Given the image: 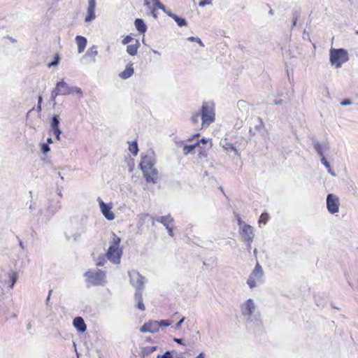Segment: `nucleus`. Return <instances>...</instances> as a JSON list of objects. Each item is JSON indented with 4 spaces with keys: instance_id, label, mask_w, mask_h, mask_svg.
<instances>
[{
    "instance_id": "1",
    "label": "nucleus",
    "mask_w": 358,
    "mask_h": 358,
    "mask_svg": "<svg viewBox=\"0 0 358 358\" xmlns=\"http://www.w3.org/2000/svg\"><path fill=\"white\" fill-rule=\"evenodd\" d=\"M156 159L152 151H148L141 157L140 163L143 176L148 182L155 184L158 180V171L155 167Z\"/></svg>"
},
{
    "instance_id": "2",
    "label": "nucleus",
    "mask_w": 358,
    "mask_h": 358,
    "mask_svg": "<svg viewBox=\"0 0 358 358\" xmlns=\"http://www.w3.org/2000/svg\"><path fill=\"white\" fill-rule=\"evenodd\" d=\"M120 238L115 234H113L110 245L106 253L107 259L113 264H119L122 250L119 248Z\"/></svg>"
},
{
    "instance_id": "3",
    "label": "nucleus",
    "mask_w": 358,
    "mask_h": 358,
    "mask_svg": "<svg viewBox=\"0 0 358 358\" xmlns=\"http://www.w3.org/2000/svg\"><path fill=\"white\" fill-rule=\"evenodd\" d=\"M349 60L348 52L343 48H331L329 51V61L332 66L340 68L342 64Z\"/></svg>"
},
{
    "instance_id": "4",
    "label": "nucleus",
    "mask_w": 358,
    "mask_h": 358,
    "mask_svg": "<svg viewBox=\"0 0 358 358\" xmlns=\"http://www.w3.org/2000/svg\"><path fill=\"white\" fill-rule=\"evenodd\" d=\"M201 118L203 127H208L215 121L214 105L210 102H204L201 109Z\"/></svg>"
},
{
    "instance_id": "5",
    "label": "nucleus",
    "mask_w": 358,
    "mask_h": 358,
    "mask_svg": "<svg viewBox=\"0 0 358 358\" xmlns=\"http://www.w3.org/2000/svg\"><path fill=\"white\" fill-rule=\"evenodd\" d=\"M263 277L264 271L262 267L257 262L248 278L247 284L250 289H253L263 282Z\"/></svg>"
},
{
    "instance_id": "6",
    "label": "nucleus",
    "mask_w": 358,
    "mask_h": 358,
    "mask_svg": "<svg viewBox=\"0 0 358 358\" xmlns=\"http://www.w3.org/2000/svg\"><path fill=\"white\" fill-rule=\"evenodd\" d=\"M87 283L92 285H101L105 282L106 273L101 270L96 271H88L85 273Z\"/></svg>"
},
{
    "instance_id": "7",
    "label": "nucleus",
    "mask_w": 358,
    "mask_h": 358,
    "mask_svg": "<svg viewBox=\"0 0 358 358\" xmlns=\"http://www.w3.org/2000/svg\"><path fill=\"white\" fill-rule=\"evenodd\" d=\"M131 284L136 287V292H141L144 288V277L138 271H131L128 272Z\"/></svg>"
},
{
    "instance_id": "8",
    "label": "nucleus",
    "mask_w": 358,
    "mask_h": 358,
    "mask_svg": "<svg viewBox=\"0 0 358 358\" xmlns=\"http://www.w3.org/2000/svg\"><path fill=\"white\" fill-rule=\"evenodd\" d=\"M239 234L242 240L248 243V249L250 250L251 243L254 238L253 227L249 224L243 225L241 229H239Z\"/></svg>"
},
{
    "instance_id": "9",
    "label": "nucleus",
    "mask_w": 358,
    "mask_h": 358,
    "mask_svg": "<svg viewBox=\"0 0 358 358\" xmlns=\"http://www.w3.org/2000/svg\"><path fill=\"white\" fill-rule=\"evenodd\" d=\"M57 87H59L62 95H68L71 94H78L80 96H83L82 90L76 86L70 87L66 82L63 80L57 83Z\"/></svg>"
},
{
    "instance_id": "10",
    "label": "nucleus",
    "mask_w": 358,
    "mask_h": 358,
    "mask_svg": "<svg viewBox=\"0 0 358 358\" xmlns=\"http://www.w3.org/2000/svg\"><path fill=\"white\" fill-rule=\"evenodd\" d=\"M339 206L340 202L338 198L333 194H328L327 198V207L328 210L331 213L334 214L338 212Z\"/></svg>"
},
{
    "instance_id": "11",
    "label": "nucleus",
    "mask_w": 358,
    "mask_h": 358,
    "mask_svg": "<svg viewBox=\"0 0 358 358\" xmlns=\"http://www.w3.org/2000/svg\"><path fill=\"white\" fill-rule=\"evenodd\" d=\"M255 310V305L252 299H248L241 306V310L243 315L250 317Z\"/></svg>"
},
{
    "instance_id": "12",
    "label": "nucleus",
    "mask_w": 358,
    "mask_h": 358,
    "mask_svg": "<svg viewBox=\"0 0 358 358\" xmlns=\"http://www.w3.org/2000/svg\"><path fill=\"white\" fill-rule=\"evenodd\" d=\"M50 131L55 136L57 140H60V134L62 131L59 128V116L55 115L52 117L50 122Z\"/></svg>"
},
{
    "instance_id": "13",
    "label": "nucleus",
    "mask_w": 358,
    "mask_h": 358,
    "mask_svg": "<svg viewBox=\"0 0 358 358\" xmlns=\"http://www.w3.org/2000/svg\"><path fill=\"white\" fill-rule=\"evenodd\" d=\"M159 324L157 321L152 320L145 323L140 329V331L144 332L155 333L159 331Z\"/></svg>"
},
{
    "instance_id": "14",
    "label": "nucleus",
    "mask_w": 358,
    "mask_h": 358,
    "mask_svg": "<svg viewBox=\"0 0 358 358\" xmlns=\"http://www.w3.org/2000/svg\"><path fill=\"white\" fill-rule=\"evenodd\" d=\"M99 205L101 208V210L104 215V217L108 220H113L115 218V215L110 210L111 207L108 205L103 203L101 200L99 201Z\"/></svg>"
},
{
    "instance_id": "15",
    "label": "nucleus",
    "mask_w": 358,
    "mask_h": 358,
    "mask_svg": "<svg viewBox=\"0 0 358 358\" xmlns=\"http://www.w3.org/2000/svg\"><path fill=\"white\" fill-rule=\"evenodd\" d=\"M95 0H88L87 15L85 17V22H90L95 18Z\"/></svg>"
},
{
    "instance_id": "16",
    "label": "nucleus",
    "mask_w": 358,
    "mask_h": 358,
    "mask_svg": "<svg viewBox=\"0 0 358 358\" xmlns=\"http://www.w3.org/2000/svg\"><path fill=\"white\" fill-rule=\"evenodd\" d=\"M97 48L96 45H93L91 48H90L85 55L83 56L84 58H90L89 62H95V57L97 55Z\"/></svg>"
},
{
    "instance_id": "17",
    "label": "nucleus",
    "mask_w": 358,
    "mask_h": 358,
    "mask_svg": "<svg viewBox=\"0 0 358 358\" xmlns=\"http://www.w3.org/2000/svg\"><path fill=\"white\" fill-rule=\"evenodd\" d=\"M73 324L77 330L80 332H84L87 329L86 324L81 317H76L73 320Z\"/></svg>"
},
{
    "instance_id": "18",
    "label": "nucleus",
    "mask_w": 358,
    "mask_h": 358,
    "mask_svg": "<svg viewBox=\"0 0 358 358\" xmlns=\"http://www.w3.org/2000/svg\"><path fill=\"white\" fill-rule=\"evenodd\" d=\"M76 42L78 45V52L82 53L87 45V39L84 36H77L76 37Z\"/></svg>"
},
{
    "instance_id": "19",
    "label": "nucleus",
    "mask_w": 358,
    "mask_h": 358,
    "mask_svg": "<svg viewBox=\"0 0 358 358\" xmlns=\"http://www.w3.org/2000/svg\"><path fill=\"white\" fill-rule=\"evenodd\" d=\"M134 73V68L132 64L127 65L125 69L120 73V77L122 79H127L130 78Z\"/></svg>"
},
{
    "instance_id": "20",
    "label": "nucleus",
    "mask_w": 358,
    "mask_h": 358,
    "mask_svg": "<svg viewBox=\"0 0 358 358\" xmlns=\"http://www.w3.org/2000/svg\"><path fill=\"white\" fill-rule=\"evenodd\" d=\"M136 29L140 32L144 34L147 30V27L142 19H136L134 22Z\"/></svg>"
},
{
    "instance_id": "21",
    "label": "nucleus",
    "mask_w": 358,
    "mask_h": 358,
    "mask_svg": "<svg viewBox=\"0 0 358 358\" xmlns=\"http://www.w3.org/2000/svg\"><path fill=\"white\" fill-rule=\"evenodd\" d=\"M157 222L162 223L166 228L169 227V224L173 222V217L170 215L158 217Z\"/></svg>"
},
{
    "instance_id": "22",
    "label": "nucleus",
    "mask_w": 358,
    "mask_h": 358,
    "mask_svg": "<svg viewBox=\"0 0 358 358\" xmlns=\"http://www.w3.org/2000/svg\"><path fill=\"white\" fill-rule=\"evenodd\" d=\"M139 42L138 40H136L135 44L129 45L127 47V52L131 56H134L137 54L138 49L139 48Z\"/></svg>"
},
{
    "instance_id": "23",
    "label": "nucleus",
    "mask_w": 358,
    "mask_h": 358,
    "mask_svg": "<svg viewBox=\"0 0 358 358\" xmlns=\"http://www.w3.org/2000/svg\"><path fill=\"white\" fill-rule=\"evenodd\" d=\"M134 298L135 301L137 302V308L141 310H145V306L143 303L142 292H136Z\"/></svg>"
},
{
    "instance_id": "24",
    "label": "nucleus",
    "mask_w": 358,
    "mask_h": 358,
    "mask_svg": "<svg viewBox=\"0 0 358 358\" xmlns=\"http://www.w3.org/2000/svg\"><path fill=\"white\" fill-rule=\"evenodd\" d=\"M8 275L9 281H10V285L8 287L10 289H13L14 287V285L15 284V282H17V280L18 279V275L15 271H10L8 273Z\"/></svg>"
},
{
    "instance_id": "25",
    "label": "nucleus",
    "mask_w": 358,
    "mask_h": 358,
    "mask_svg": "<svg viewBox=\"0 0 358 358\" xmlns=\"http://www.w3.org/2000/svg\"><path fill=\"white\" fill-rule=\"evenodd\" d=\"M313 148L315 150V151L317 152V153L321 157H324V152H323V148H322V145L319 143V141L317 140V139H313Z\"/></svg>"
},
{
    "instance_id": "26",
    "label": "nucleus",
    "mask_w": 358,
    "mask_h": 358,
    "mask_svg": "<svg viewBox=\"0 0 358 358\" xmlns=\"http://www.w3.org/2000/svg\"><path fill=\"white\" fill-rule=\"evenodd\" d=\"M85 232V230L83 227L78 229L75 233H73L71 236H67V239L70 240L73 238V241H77L79 240L80 236Z\"/></svg>"
},
{
    "instance_id": "27",
    "label": "nucleus",
    "mask_w": 358,
    "mask_h": 358,
    "mask_svg": "<svg viewBox=\"0 0 358 358\" xmlns=\"http://www.w3.org/2000/svg\"><path fill=\"white\" fill-rule=\"evenodd\" d=\"M222 147L223 148V149H224L225 150H233L236 152H238L236 147L231 143H228V142H224V143H220Z\"/></svg>"
},
{
    "instance_id": "28",
    "label": "nucleus",
    "mask_w": 358,
    "mask_h": 358,
    "mask_svg": "<svg viewBox=\"0 0 358 358\" xmlns=\"http://www.w3.org/2000/svg\"><path fill=\"white\" fill-rule=\"evenodd\" d=\"M199 145V143L191 145H185L183 148V153L187 155L190 153L196 146Z\"/></svg>"
},
{
    "instance_id": "29",
    "label": "nucleus",
    "mask_w": 358,
    "mask_h": 358,
    "mask_svg": "<svg viewBox=\"0 0 358 358\" xmlns=\"http://www.w3.org/2000/svg\"><path fill=\"white\" fill-rule=\"evenodd\" d=\"M173 20L179 27H183L187 25V22L185 19L180 17L178 15H174Z\"/></svg>"
},
{
    "instance_id": "30",
    "label": "nucleus",
    "mask_w": 358,
    "mask_h": 358,
    "mask_svg": "<svg viewBox=\"0 0 358 358\" xmlns=\"http://www.w3.org/2000/svg\"><path fill=\"white\" fill-rule=\"evenodd\" d=\"M157 348L155 346H148L143 348V355H148L156 350Z\"/></svg>"
},
{
    "instance_id": "31",
    "label": "nucleus",
    "mask_w": 358,
    "mask_h": 358,
    "mask_svg": "<svg viewBox=\"0 0 358 358\" xmlns=\"http://www.w3.org/2000/svg\"><path fill=\"white\" fill-rule=\"evenodd\" d=\"M129 151L134 155H137L138 152V144L136 142H133L129 145Z\"/></svg>"
},
{
    "instance_id": "32",
    "label": "nucleus",
    "mask_w": 358,
    "mask_h": 358,
    "mask_svg": "<svg viewBox=\"0 0 358 358\" xmlns=\"http://www.w3.org/2000/svg\"><path fill=\"white\" fill-rule=\"evenodd\" d=\"M158 324H159V327L164 328V327H169V325H171L172 324V321L169 320H161L160 322H158Z\"/></svg>"
},
{
    "instance_id": "33",
    "label": "nucleus",
    "mask_w": 358,
    "mask_h": 358,
    "mask_svg": "<svg viewBox=\"0 0 358 358\" xmlns=\"http://www.w3.org/2000/svg\"><path fill=\"white\" fill-rule=\"evenodd\" d=\"M152 4L155 7L158 8L162 10H165V6L159 0H152Z\"/></svg>"
},
{
    "instance_id": "34",
    "label": "nucleus",
    "mask_w": 358,
    "mask_h": 358,
    "mask_svg": "<svg viewBox=\"0 0 358 358\" xmlns=\"http://www.w3.org/2000/svg\"><path fill=\"white\" fill-rule=\"evenodd\" d=\"M268 220V215L267 213H264L261 215L259 222L263 223L265 224H266Z\"/></svg>"
},
{
    "instance_id": "35",
    "label": "nucleus",
    "mask_w": 358,
    "mask_h": 358,
    "mask_svg": "<svg viewBox=\"0 0 358 358\" xmlns=\"http://www.w3.org/2000/svg\"><path fill=\"white\" fill-rule=\"evenodd\" d=\"M59 95H62L60 90L59 87H57V84H56L55 87L51 92V96H57Z\"/></svg>"
},
{
    "instance_id": "36",
    "label": "nucleus",
    "mask_w": 358,
    "mask_h": 358,
    "mask_svg": "<svg viewBox=\"0 0 358 358\" xmlns=\"http://www.w3.org/2000/svg\"><path fill=\"white\" fill-rule=\"evenodd\" d=\"M59 56L58 54H56L55 55V59L53 62H52L51 63H49L48 64V67H51V66H56L58 65L59 64Z\"/></svg>"
},
{
    "instance_id": "37",
    "label": "nucleus",
    "mask_w": 358,
    "mask_h": 358,
    "mask_svg": "<svg viewBox=\"0 0 358 358\" xmlns=\"http://www.w3.org/2000/svg\"><path fill=\"white\" fill-rule=\"evenodd\" d=\"M41 151L43 152V154H46L48 152L50 151V147L46 143H42L41 145Z\"/></svg>"
},
{
    "instance_id": "38",
    "label": "nucleus",
    "mask_w": 358,
    "mask_h": 358,
    "mask_svg": "<svg viewBox=\"0 0 358 358\" xmlns=\"http://www.w3.org/2000/svg\"><path fill=\"white\" fill-rule=\"evenodd\" d=\"M200 117H201V114H200V113H199V112L196 113H195V114H194V115H192V122H194V123H196V122L199 121V118H200Z\"/></svg>"
},
{
    "instance_id": "39",
    "label": "nucleus",
    "mask_w": 358,
    "mask_h": 358,
    "mask_svg": "<svg viewBox=\"0 0 358 358\" xmlns=\"http://www.w3.org/2000/svg\"><path fill=\"white\" fill-rule=\"evenodd\" d=\"M134 40V38L132 37H131L130 36H127L122 41V43L124 44V45H126V44H128L130 42H131L132 41Z\"/></svg>"
},
{
    "instance_id": "40",
    "label": "nucleus",
    "mask_w": 358,
    "mask_h": 358,
    "mask_svg": "<svg viewBox=\"0 0 358 358\" xmlns=\"http://www.w3.org/2000/svg\"><path fill=\"white\" fill-rule=\"evenodd\" d=\"M106 262V259H105V257H100L99 258V261L96 262V266H102L104 265Z\"/></svg>"
},
{
    "instance_id": "41",
    "label": "nucleus",
    "mask_w": 358,
    "mask_h": 358,
    "mask_svg": "<svg viewBox=\"0 0 358 358\" xmlns=\"http://www.w3.org/2000/svg\"><path fill=\"white\" fill-rule=\"evenodd\" d=\"M211 2H212V0H203L199 2V6H205L206 5L210 4Z\"/></svg>"
},
{
    "instance_id": "42",
    "label": "nucleus",
    "mask_w": 358,
    "mask_h": 358,
    "mask_svg": "<svg viewBox=\"0 0 358 358\" xmlns=\"http://www.w3.org/2000/svg\"><path fill=\"white\" fill-rule=\"evenodd\" d=\"M321 162L323 165L325 166L327 169H329L331 166L329 163L327 161L324 157H321Z\"/></svg>"
},
{
    "instance_id": "43",
    "label": "nucleus",
    "mask_w": 358,
    "mask_h": 358,
    "mask_svg": "<svg viewBox=\"0 0 358 358\" xmlns=\"http://www.w3.org/2000/svg\"><path fill=\"white\" fill-rule=\"evenodd\" d=\"M185 317H183L180 321H178L177 322V324H176V326H175V329H180V328L182 322L185 321Z\"/></svg>"
},
{
    "instance_id": "44",
    "label": "nucleus",
    "mask_w": 358,
    "mask_h": 358,
    "mask_svg": "<svg viewBox=\"0 0 358 358\" xmlns=\"http://www.w3.org/2000/svg\"><path fill=\"white\" fill-rule=\"evenodd\" d=\"M341 106H346L352 104V101L350 99H345L341 103Z\"/></svg>"
},
{
    "instance_id": "45",
    "label": "nucleus",
    "mask_w": 358,
    "mask_h": 358,
    "mask_svg": "<svg viewBox=\"0 0 358 358\" xmlns=\"http://www.w3.org/2000/svg\"><path fill=\"white\" fill-rule=\"evenodd\" d=\"M157 358H172L169 352H165L163 355H158Z\"/></svg>"
},
{
    "instance_id": "46",
    "label": "nucleus",
    "mask_w": 358,
    "mask_h": 358,
    "mask_svg": "<svg viewBox=\"0 0 358 358\" xmlns=\"http://www.w3.org/2000/svg\"><path fill=\"white\" fill-rule=\"evenodd\" d=\"M237 221H238V226H239V229H241V227H242L243 225H247L246 224H245V223L242 221V220H241V217H240L239 215H238V216H237Z\"/></svg>"
},
{
    "instance_id": "47",
    "label": "nucleus",
    "mask_w": 358,
    "mask_h": 358,
    "mask_svg": "<svg viewBox=\"0 0 358 358\" xmlns=\"http://www.w3.org/2000/svg\"><path fill=\"white\" fill-rule=\"evenodd\" d=\"M165 13H166L169 17H172L173 19L174 18V15H176V14L173 13L171 10H167L166 8H165V10H163Z\"/></svg>"
},
{
    "instance_id": "48",
    "label": "nucleus",
    "mask_w": 358,
    "mask_h": 358,
    "mask_svg": "<svg viewBox=\"0 0 358 358\" xmlns=\"http://www.w3.org/2000/svg\"><path fill=\"white\" fill-rule=\"evenodd\" d=\"M188 41L190 42H197V41H199V38L198 37H194V36H189L187 38Z\"/></svg>"
},
{
    "instance_id": "49",
    "label": "nucleus",
    "mask_w": 358,
    "mask_h": 358,
    "mask_svg": "<svg viewBox=\"0 0 358 358\" xmlns=\"http://www.w3.org/2000/svg\"><path fill=\"white\" fill-rule=\"evenodd\" d=\"M144 6H146L149 10H151V4L148 0L145 1Z\"/></svg>"
},
{
    "instance_id": "50",
    "label": "nucleus",
    "mask_w": 358,
    "mask_h": 358,
    "mask_svg": "<svg viewBox=\"0 0 358 358\" xmlns=\"http://www.w3.org/2000/svg\"><path fill=\"white\" fill-rule=\"evenodd\" d=\"M297 20H298V16H297V15H294V17H293V23H292V26H293V27H295V26L296 25Z\"/></svg>"
},
{
    "instance_id": "51",
    "label": "nucleus",
    "mask_w": 358,
    "mask_h": 358,
    "mask_svg": "<svg viewBox=\"0 0 358 358\" xmlns=\"http://www.w3.org/2000/svg\"><path fill=\"white\" fill-rule=\"evenodd\" d=\"M150 10V14L154 17V18L157 19V14L155 12V9H152V10L151 9Z\"/></svg>"
},
{
    "instance_id": "52",
    "label": "nucleus",
    "mask_w": 358,
    "mask_h": 358,
    "mask_svg": "<svg viewBox=\"0 0 358 358\" xmlns=\"http://www.w3.org/2000/svg\"><path fill=\"white\" fill-rule=\"evenodd\" d=\"M168 231V233L171 236H173V229L170 227H168V228H166Z\"/></svg>"
},
{
    "instance_id": "53",
    "label": "nucleus",
    "mask_w": 358,
    "mask_h": 358,
    "mask_svg": "<svg viewBox=\"0 0 358 358\" xmlns=\"http://www.w3.org/2000/svg\"><path fill=\"white\" fill-rule=\"evenodd\" d=\"M52 292V289H50V290L49 291L48 295V296H47V298H46L45 303H46L47 305H48V303H49V301H50V295H51Z\"/></svg>"
},
{
    "instance_id": "54",
    "label": "nucleus",
    "mask_w": 358,
    "mask_h": 358,
    "mask_svg": "<svg viewBox=\"0 0 358 358\" xmlns=\"http://www.w3.org/2000/svg\"><path fill=\"white\" fill-rule=\"evenodd\" d=\"M173 341L179 344H182V340L181 338H174Z\"/></svg>"
},
{
    "instance_id": "55",
    "label": "nucleus",
    "mask_w": 358,
    "mask_h": 358,
    "mask_svg": "<svg viewBox=\"0 0 358 358\" xmlns=\"http://www.w3.org/2000/svg\"><path fill=\"white\" fill-rule=\"evenodd\" d=\"M327 171L328 172L333 176H336V174L334 173V172L332 171V169H331V166L327 169Z\"/></svg>"
},
{
    "instance_id": "56",
    "label": "nucleus",
    "mask_w": 358,
    "mask_h": 358,
    "mask_svg": "<svg viewBox=\"0 0 358 358\" xmlns=\"http://www.w3.org/2000/svg\"><path fill=\"white\" fill-rule=\"evenodd\" d=\"M208 141H209V140L206 139V138H202L201 140V143H202L203 144H206Z\"/></svg>"
},
{
    "instance_id": "57",
    "label": "nucleus",
    "mask_w": 358,
    "mask_h": 358,
    "mask_svg": "<svg viewBox=\"0 0 358 358\" xmlns=\"http://www.w3.org/2000/svg\"><path fill=\"white\" fill-rule=\"evenodd\" d=\"M195 358H204V355L203 352H201Z\"/></svg>"
},
{
    "instance_id": "58",
    "label": "nucleus",
    "mask_w": 358,
    "mask_h": 358,
    "mask_svg": "<svg viewBox=\"0 0 358 358\" xmlns=\"http://www.w3.org/2000/svg\"><path fill=\"white\" fill-rule=\"evenodd\" d=\"M147 217H149L148 214H142L141 215V217L142 220H145Z\"/></svg>"
},
{
    "instance_id": "59",
    "label": "nucleus",
    "mask_w": 358,
    "mask_h": 358,
    "mask_svg": "<svg viewBox=\"0 0 358 358\" xmlns=\"http://www.w3.org/2000/svg\"><path fill=\"white\" fill-rule=\"evenodd\" d=\"M57 96H50V99L51 101L53 102V104L55 105L56 104V101H55V99H56Z\"/></svg>"
},
{
    "instance_id": "60",
    "label": "nucleus",
    "mask_w": 358,
    "mask_h": 358,
    "mask_svg": "<svg viewBox=\"0 0 358 358\" xmlns=\"http://www.w3.org/2000/svg\"><path fill=\"white\" fill-rule=\"evenodd\" d=\"M199 43V45L201 46V47H204V45L203 43V42L201 41V39L199 38V41H197V42Z\"/></svg>"
},
{
    "instance_id": "61",
    "label": "nucleus",
    "mask_w": 358,
    "mask_h": 358,
    "mask_svg": "<svg viewBox=\"0 0 358 358\" xmlns=\"http://www.w3.org/2000/svg\"><path fill=\"white\" fill-rule=\"evenodd\" d=\"M47 142H48V143H52V138H48L47 139Z\"/></svg>"
},
{
    "instance_id": "62",
    "label": "nucleus",
    "mask_w": 358,
    "mask_h": 358,
    "mask_svg": "<svg viewBox=\"0 0 358 358\" xmlns=\"http://www.w3.org/2000/svg\"><path fill=\"white\" fill-rule=\"evenodd\" d=\"M259 121H260V124H259V125H258V126H257V129L260 128V127H262V125H263V123H262V120H261L260 119H259Z\"/></svg>"
},
{
    "instance_id": "63",
    "label": "nucleus",
    "mask_w": 358,
    "mask_h": 358,
    "mask_svg": "<svg viewBox=\"0 0 358 358\" xmlns=\"http://www.w3.org/2000/svg\"><path fill=\"white\" fill-rule=\"evenodd\" d=\"M259 121H260V124H259V125H258V126H257V129L260 128V127H262V125H263V123H262V120H261L260 119H259Z\"/></svg>"
},
{
    "instance_id": "64",
    "label": "nucleus",
    "mask_w": 358,
    "mask_h": 358,
    "mask_svg": "<svg viewBox=\"0 0 358 358\" xmlns=\"http://www.w3.org/2000/svg\"><path fill=\"white\" fill-rule=\"evenodd\" d=\"M41 101H42V97H41V96H39V97H38V104H41Z\"/></svg>"
}]
</instances>
